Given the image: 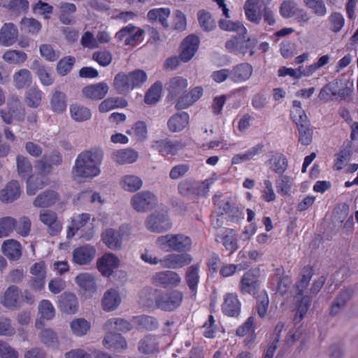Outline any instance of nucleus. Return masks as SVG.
I'll return each instance as SVG.
<instances>
[{"label": "nucleus", "instance_id": "49", "mask_svg": "<svg viewBox=\"0 0 358 358\" xmlns=\"http://www.w3.org/2000/svg\"><path fill=\"white\" fill-rule=\"evenodd\" d=\"M31 72L28 69H21L13 76L15 86L17 89H22L31 84Z\"/></svg>", "mask_w": 358, "mask_h": 358}, {"label": "nucleus", "instance_id": "1", "mask_svg": "<svg viewBox=\"0 0 358 358\" xmlns=\"http://www.w3.org/2000/svg\"><path fill=\"white\" fill-rule=\"evenodd\" d=\"M104 156L103 150L99 147H93L83 150L77 157L72 169V173L76 178H92L98 176L100 166Z\"/></svg>", "mask_w": 358, "mask_h": 358}, {"label": "nucleus", "instance_id": "48", "mask_svg": "<svg viewBox=\"0 0 358 358\" xmlns=\"http://www.w3.org/2000/svg\"><path fill=\"white\" fill-rule=\"evenodd\" d=\"M70 327L72 333L76 336L85 335L90 329V322L83 318L73 320L70 323Z\"/></svg>", "mask_w": 358, "mask_h": 358}, {"label": "nucleus", "instance_id": "5", "mask_svg": "<svg viewBox=\"0 0 358 358\" xmlns=\"http://www.w3.org/2000/svg\"><path fill=\"white\" fill-rule=\"evenodd\" d=\"M130 204L136 211L145 213L156 206L157 197L150 191H142L132 196Z\"/></svg>", "mask_w": 358, "mask_h": 358}, {"label": "nucleus", "instance_id": "50", "mask_svg": "<svg viewBox=\"0 0 358 358\" xmlns=\"http://www.w3.org/2000/svg\"><path fill=\"white\" fill-rule=\"evenodd\" d=\"M8 110L14 114L18 121H23L25 116L24 109L22 108L21 102L17 97L12 96L8 99Z\"/></svg>", "mask_w": 358, "mask_h": 358}, {"label": "nucleus", "instance_id": "13", "mask_svg": "<svg viewBox=\"0 0 358 358\" xmlns=\"http://www.w3.org/2000/svg\"><path fill=\"white\" fill-rule=\"evenodd\" d=\"M180 280L179 275L171 271H160L152 276V282L156 285H161L164 287L177 286Z\"/></svg>", "mask_w": 358, "mask_h": 358}, {"label": "nucleus", "instance_id": "30", "mask_svg": "<svg viewBox=\"0 0 358 358\" xmlns=\"http://www.w3.org/2000/svg\"><path fill=\"white\" fill-rule=\"evenodd\" d=\"M259 0H247L244 4V10L247 19L255 24H259L262 13Z\"/></svg>", "mask_w": 358, "mask_h": 358}, {"label": "nucleus", "instance_id": "14", "mask_svg": "<svg viewBox=\"0 0 358 358\" xmlns=\"http://www.w3.org/2000/svg\"><path fill=\"white\" fill-rule=\"evenodd\" d=\"M20 194L19 182L17 180H11L0 190V201L3 203H12L20 197Z\"/></svg>", "mask_w": 358, "mask_h": 358}, {"label": "nucleus", "instance_id": "15", "mask_svg": "<svg viewBox=\"0 0 358 358\" xmlns=\"http://www.w3.org/2000/svg\"><path fill=\"white\" fill-rule=\"evenodd\" d=\"M96 264L97 268L103 275L109 276L118 267L119 259L115 255L106 253L98 259Z\"/></svg>", "mask_w": 358, "mask_h": 358}, {"label": "nucleus", "instance_id": "31", "mask_svg": "<svg viewBox=\"0 0 358 358\" xmlns=\"http://www.w3.org/2000/svg\"><path fill=\"white\" fill-rule=\"evenodd\" d=\"M112 159L120 165L131 164L137 160L138 153L134 150L129 148L119 150L113 153Z\"/></svg>", "mask_w": 358, "mask_h": 358}, {"label": "nucleus", "instance_id": "22", "mask_svg": "<svg viewBox=\"0 0 358 358\" xmlns=\"http://www.w3.org/2000/svg\"><path fill=\"white\" fill-rule=\"evenodd\" d=\"M59 307L62 312L74 314L78 308L76 296L73 293H63L59 299Z\"/></svg>", "mask_w": 358, "mask_h": 358}, {"label": "nucleus", "instance_id": "27", "mask_svg": "<svg viewBox=\"0 0 358 358\" xmlns=\"http://www.w3.org/2000/svg\"><path fill=\"white\" fill-rule=\"evenodd\" d=\"M138 350L141 353L145 355H152L159 352V342L156 336L148 334L141 339L138 342Z\"/></svg>", "mask_w": 358, "mask_h": 358}, {"label": "nucleus", "instance_id": "28", "mask_svg": "<svg viewBox=\"0 0 358 358\" xmlns=\"http://www.w3.org/2000/svg\"><path fill=\"white\" fill-rule=\"evenodd\" d=\"M59 199V194L55 191L49 189L38 194L33 204L36 207L48 208L54 205Z\"/></svg>", "mask_w": 358, "mask_h": 358}, {"label": "nucleus", "instance_id": "34", "mask_svg": "<svg viewBox=\"0 0 358 358\" xmlns=\"http://www.w3.org/2000/svg\"><path fill=\"white\" fill-rule=\"evenodd\" d=\"M90 220V215L87 213L79 214L71 218V223L69 226L66 233L68 239L72 238L77 231L83 227Z\"/></svg>", "mask_w": 358, "mask_h": 358}, {"label": "nucleus", "instance_id": "62", "mask_svg": "<svg viewBox=\"0 0 358 358\" xmlns=\"http://www.w3.org/2000/svg\"><path fill=\"white\" fill-rule=\"evenodd\" d=\"M198 266L192 265L187 268L186 281L190 289H196L199 281Z\"/></svg>", "mask_w": 358, "mask_h": 358}, {"label": "nucleus", "instance_id": "12", "mask_svg": "<svg viewBox=\"0 0 358 358\" xmlns=\"http://www.w3.org/2000/svg\"><path fill=\"white\" fill-rule=\"evenodd\" d=\"M95 248L90 245H85L76 248L73 252V261L78 265L90 264L94 258Z\"/></svg>", "mask_w": 358, "mask_h": 358}, {"label": "nucleus", "instance_id": "19", "mask_svg": "<svg viewBox=\"0 0 358 358\" xmlns=\"http://www.w3.org/2000/svg\"><path fill=\"white\" fill-rule=\"evenodd\" d=\"M103 345L109 350L120 351L127 348V343L124 338L120 334L108 331L103 340Z\"/></svg>", "mask_w": 358, "mask_h": 358}, {"label": "nucleus", "instance_id": "20", "mask_svg": "<svg viewBox=\"0 0 358 358\" xmlns=\"http://www.w3.org/2000/svg\"><path fill=\"white\" fill-rule=\"evenodd\" d=\"M21 296L20 289L15 285H10L0 298V303L6 308H16Z\"/></svg>", "mask_w": 358, "mask_h": 358}, {"label": "nucleus", "instance_id": "4", "mask_svg": "<svg viewBox=\"0 0 358 358\" xmlns=\"http://www.w3.org/2000/svg\"><path fill=\"white\" fill-rule=\"evenodd\" d=\"M182 300L183 294L178 290L162 292L156 298V307L164 311H173L180 307Z\"/></svg>", "mask_w": 358, "mask_h": 358}, {"label": "nucleus", "instance_id": "21", "mask_svg": "<svg viewBox=\"0 0 358 358\" xmlns=\"http://www.w3.org/2000/svg\"><path fill=\"white\" fill-rule=\"evenodd\" d=\"M18 37V30L13 23H5L0 29V43L4 46H10L15 43Z\"/></svg>", "mask_w": 358, "mask_h": 358}, {"label": "nucleus", "instance_id": "37", "mask_svg": "<svg viewBox=\"0 0 358 358\" xmlns=\"http://www.w3.org/2000/svg\"><path fill=\"white\" fill-rule=\"evenodd\" d=\"M75 281L80 288L85 291L90 293H94L96 291L94 277L90 273H80L76 277Z\"/></svg>", "mask_w": 358, "mask_h": 358}, {"label": "nucleus", "instance_id": "17", "mask_svg": "<svg viewBox=\"0 0 358 358\" xmlns=\"http://www.w3.org/2000/svg\"><path fill=\"white\" fill-rule=\"evenodd\" d=\"M353 289L350 288H346L341 290L335 298L333 301L330 315L331 316H336L346 306L347 303L351 299L353 295Z\"/></svg>", "mask_w": 358, "mask_h": 358}, {"label": "nucleus", "instance_id": "29", "mask_svg": "<svg viewBox=\"0 0 358 358\" xmlns=\"http://www.w3.org/2000/svg\"><path fill=\"white\" fill-rule=\"evenodd\" d=\"M121 303V297L118 292L115 289L107 290L102 299V307L106 311H113L115 310Z\"/></svg>", "mask_w": 358, "mask_h": 358}, {"label": "nucleus", "instance_id": "61", "mask_svg": "<svg viewBox=\"0 0 358 358\" xmlns=\"http://www.w3.org/2000/svg\"><path fill=\"white\" fill-rule=\"evenodd\" d=\"M38 311L41 317L45 320H51L54 317L55 310L51 302L48 300H42L38 305Z\"/></svg>", "mask_w": 358, "mask_h": 358}, {"label": "nucleus", "instance_id": "51", "mask_svg": "<svg viewBox=\"0 0 358 358\" xmlns=\"http://www.w3.org/2000/svg\"><path fill=\"white\" fill-rule=\"evenodd\" d=\"M197 17L199 23L203 31H210L215 28V20L210 13L203 10H199L197 13Z\"/></svg>", "mask_w": 358, "mask_h": 358}, {"label": "nucleus", "instance_id": "7", "mask_svg": "<svg viewBox=\"0 0 358 358\" xmlns=\"http://www.w3.org/2000/svg\"><path fill=\"white\" fill-rule=\"evenodd\" d=\"M259 271L250 269L241 278L240 290L243 294H255L259 287Z\"/></svg>", "mask_w": 358, "mask_h": 358}, {"label": "nucleus", "instance_id": "44", "mask_svg": "<svg viewBox=\"0 0 358 358\" xmlns=\"http://www.w3.org/2000/svg\"><path fill=\"white\" fill-rule=\"evenodd\" d=\"M271 169L276 173L282 174L287 169L288 162L285 155L276 153L270 159Z\"/></svg>", "mask_w": 358, "mask_h": 358}, {"label": "nucleus", "instance_id": "59", "mask_svg": "<svg viewBox=\"0 0 358 358\" xmlns=\"http://www.w3.org/2000/svg\"><path fill=\"white\" fill-rule=\"evenodd\" d=\"M27 57L25 52L15 50L7 51L3 56V59L10 64L22 63L27 59Z\"/></svg>", "mask_w": 358, "mask_h": 358}, {"label": "nucleus", "instance_id": "35", "mask_svg": "<svg viewBox=\"0 0 358 358\" xmlns=\"http://www.w3.org/2000/svg\"><path fill=\"white\" fill-rule=\"evenodd\" d=\"M152 147L162 155H175L180 148V144L169 140H159L155 141Z\"/></svg>", "mask_w": 358, "mask_h": 358}, {"label": "nucleus", "instance_id": "36", "mask_svg": "<svg viewBox=\"0 0 358 358\" xmlns=\"http://www.w3.org/2000/svg\"><path fill=\"white\" fill-rule=\"evenodd\" d=\"M188 86L187 80L181 76L173 77L166 84V89L173 97L179 95Z\"/></svg>", "mask_w": 358, "mask_h": 358}, {"label": "nucleus", "instance_id": "53", "mask_svg": "<svg viewBox=\"0 0 358 358\" xmlns=\"http://www.w3.org/2000/svg\"><path fill=\"white\" fill-rule=\"evenodd\" d=\"M162 85L160 82L154 83L146 92L144 101L147 104H154L157 103L161 96Z\"/></svg>", "mask_w": 358, "mask_h": 358}, {"label": "nucleus", "instance_id": "64", "mask_svg": "<svg viewBox=\"0 0 358 358\" xmlns=\"http://www.w3.org/2000/svg\"><path fill=\"white\" fill-rule=\"evenodd\" d=\"M329 21L330 23V29L335 33L340 31L345 23L343 16L340 13L337 12L330 15Z\"/></svg>", "mask_w": 358, "mask_h": 358}, {"label": "nucleus", "instance_id": "6", "mask_svg": "<svg viewBox=\"0 0 358 358\" xmlns=\"http://www.w3.org/2000/svg\"><path fill=\"white\" fill-rule=\"evenodd\" d=\"M145 226L150 231L160 234L169 230L172 223L166 213L155 212L147 217Z\"/></svg>", "mask_w": 358, "mask_h": 358}, {"label": "nucleus", "instance_id": "55", "mask_svg": "<svg viewBox=\"0 0 358 358\" xmlns=\"http://www.w3.org/2000/svg\"><path fill=\"white\" fill-rule=\"evenodd\" d=\"M303 3L317 16L323 17L327 13L324 0H303Z\"/></svg>", "mask_w": 358, "mask_h": 358}, {"label": "nucleus", "instance_id": "60", "mask_svg": "<svg viewBox=\"0 0 358 358\" xmlns=\"http://www.w3.org/2000/svg\"><path fill=\"white\" fill-rule=\"evenodd\" d=\"M21 29H25L29 33L36 34L41 29V24L34 18H23L20 22Z\"/></svg>", "mask_w": 358, "mask_h": 358}, {"label": "nucleus", "instance_id": "42", "mask_svg": "<svg viewBox=\"0 0 358 358\" xmlns=\"http://www.w3.org/2000/svg\"><path fill=\"white\" fill-rule=\"evenodd\" d=\"M17 171L19 176L22 178H27L32 173V165L29 159L24 156L17 155L16 157Z\"/></svg>", "mask_w": 358, "mask_h": 358}, {"label": "nucleus", "instance_id": "58", "mask_svg": "<svg viewBox=\"0 0 358 358\" xmlns=\"http://www.w3.org/2000/svg\"><path fill=\"white\" fill-rule=\"evenodd\" d=\"M76 59L72 56H68L59 61L57 65V71L59 75L66 76L72 69Z\"/></svg>", "mask_w": 358, "mask_h": 358}, {"label": "nucleus", "instance_id": "43", "mask_svg": "<svg viewBox=\"0 0 358 358\" xmlns=\"http://www.w3.org/2000/svg\"><path fill=\"white\" fill-rule=\"evenodd\" d=\"M42 94L39 89L31 87L25 93L24 101L29 107L36 108L41 105Z\"/></svg>", "mask_w": 358, "mask_h": 358}, {"label": "nucleus", "instance_id": "52", "mask_svg": "<svg viewBox=\"0 0 358 358\" xmlns=\"http://www.w3.org/2000/svg\"><path fill=\"white\" fill-rule=\"evenodd\" d=\"M219 26L224 31H236L238 36H243L247 33L246 28L239 22L221 20L219 22Z\"/></svg>", "mask_w": 358, "mask_h": 358}, {"label": "nucleus", "instance_id": "2", "mask_svg": "<svg viewBox=\"0 0 358 358\" xmlns=\"http://www.w3.org/2000/svg\"><path fill=\"white\" fill-rule=\"evenodd\" d=\"M146 80L147 74L141 69H136L128 73L119 72L114 78L113 86L119 94L127 95L131 90L140 87Z\"/></svg>", "mask_w": 358, "mask_h": 358}, {"label": "nucleus", "instance_id": "10", "mask_svg": "<svg viewBox=\"0 0 358 358\" xmlns=\"http://www.w3.org/2000/svg\"><path fill=\"white\" fill-rule=\"evenodd\" d=\"M199 38L194 35L187 36L180 46V59L182 62L189 61L199 48Z\"/></svg>", "mask_w": 358, "mask_h": 358}, {"label": "nucleus", "instance_id": "33", "mask_svg": "<svg viewBox=\"0 0 358 358\" xmlns=\"http://www.w3.org/2000/svg\"><path fill=\"white\" fill-rule=\"evenodd\" d=\"M1 249L3 255L11 260H17L21 257V245L14 239L5 241Z\"/></svg>", "mask_w": 358, "mask_h": 358}, {"label": "nucleus", "instance_id": "54", "mask_svg": "<svg viewBox=\"0 0 358 358\" xmlns=\"http://www.w3.org/2000/svg\"><path fill=\"white\" fill-rule=\"evenodd\" d=\"M311 299L308 296H304L298 302L296 311L294 317V322L299 323L305 316L310 308Z\"/></svg>", "mask_w": 358, "mask_h": 358}, {"label": "nucleus", "instance_id": "38", "mask_svg": "<svg viewBox=\"0 0 358 358\" xmlns=\"http://www.w3.org/2000/svg\"><path fill=\"white\" fill-rule=\"evenodd\" d=\"M105 330H117L122 332H127L132 329V325L122 318H112L107 320L103 324Z\"/></svg>", "mask_w": 358, "mask_h": 358}, {"label": "nucleus", "instance_id": "57", "mask_svg": "<svg viewBox=\"0 0 358 358\" xmlns=\"http://www.w3.org/2000/svg\"><path fill=\"white\" fill-rule=\"evenodd\" d=\"M16 220L12 217L0 218V238L8 236L14 230Z\"/></svg>", "mask_w": 358, "mask_h": 358}, {"label": "nucleus", "instance_id": "46", "mask_svg": "<svg viewBox=\"0 0 358 358\" xmlns=\"http://www.w3.org/2000/svg\"><path fill=\"white\" fill-rule=\"evenodd\" d=\"M170 15V10L169 8H155L150 10L148 13V18L150 21H156L158 20L162 25L164 27H168L167 18Z\"/></svg>", "mask_w": 358, "mask_h": 358}, {"label": "nucleus", "instance_id": "9", "mask_svg": "<svg viewBox=\"0 0 358 358\" xmlns=\"http://www.w3.org/2000/svg\"><path fill=\"white\" fill-rule=\"evenodd\" d=\"M192 260L191 255L187 253H172L162 259V267L176 269L189 264Z\"/></svg>", "mask_w": 358, "mask_h": 358}, {"label": "nucleus", "instance_id": "26", "mask_svg": "<svg viewBox=\"0 0 358 358\" xmlns=\"http://www.w3.org/2000/svg\"><path fill=\"white\" fill-rule=\"evenodd\" d=\"M298 127L299 141L305 145H309L313 139V130L308 117L294 121Z\"/></svg>", "mask_w": 358, "mask_h": 358}, {"label": "nucleus", "instance_id": "39", "mask_svg": "<svg viewBox=\"0 0 358 358\" xmlns=\"http://www.w3.org/2000/svg\"><path fill=\"white\" fill-rule=\"evenodd\" d=\"M122 187L129 192H135L143 185L142 180L134 175H126L121 179Z\"/></svg>", "mask_w": 358, "mask_h": 358}, {"label": "nucleus", "instance_id": "16", "mask_svg": "<svg viewBox=\"0 0 358 358\" xmlns=\"http://www.w3.org/2000/svg\"><path fill=\"white\" fill-rule=\"evenodd\" d=\"M103 243L110 250H117L122 248V234L119 230L106 229L101 235Z\"/></svg>", "mask_w": 358, "mask_h": 358}, {"label": "nucleus", "instance_id": "23", "mask_svg": "<svg viewBox=\"0 0 358 358\" xmlns=\"http://www.w3.org/2000/svg\"><path fill=\"white\" fill-rule=\"evenodd\" d=\"M222 310L225 315L230 317L238 315L241 311V303L236 294L228 293L225 295Z\"/></svg>", "mask_w": 358, "mask_h": 358}, {"label": "nucleus", "instance_id": "40", "mask_svg": "<svg viewBox=\"0 0 358 358\" xmlns=\"http://www.w3.org/2000/svg\"><path fill=\"white\" fill-rule=\"evenodd\" d=\"M50 106L53 112L63 113L66 108V97L64 93L55 90L50 99Z\"/></svg>", "mask_w": 358, "mask_h": 358}, {"label": "nucleus", "instance_id": "25", "mask_svg": "<svg viewBox=\"0 0 358 358\" xmlns=\"http://www.w3.org/2000/svg\"><path fill=\"white\" fill-rule=\"evenodd\" d=\"M252 66L248 63L235 66L231 72V80L235 83H241L248 80L252 74Z\"/></svg>", "mask_w": 358, "mask_h": 358}, {"label": "nucleus", "instance_id": "32", "mask_svg": "<svg viewBox=\"0 0 358 358\" xmlns=\"http://www.w3.org/2000/svg\"><path fill=\"white\" fill-rule=\"evenodd\" d=\"M189 123V115L185 112L178 113L170 117L167 124L171 132H178L186 127Z\"/></svg>", "mask_w": 358, "mask_h": 358}, {"label": "nucleus", "instance_id": "8", "mask_svg": "<svg viewBox=\"0 0 358 358\" xmlns=\"http://www.w3.org/2000/svg\"><path fill=\"white\" fill-rule=\"evenodd\" d=\"M39 220L48 227V232L50 236H56L62 231V223L55 212L44 210L40 213Z\"/></svg>", "mask_w": 358, "mask_h": 358}, {"label": "nucleus", "instance_id": "56", "mask_svg": "<svg viewBox=\"0 0 358 358\" xmlns=\"http://www.w3.org/2000/svg\"><path fill=\"white\" fill-rule=\"evenodd\" d=\"M159 294L153 289H143L140 294V302L144 306H156V298Z\"/></svg>", "mask_w": 358, "mask_h": 358}, {"label": "nucleus", "instance_id": "41", "mask_svg": "<svg viewBox=\"0 0 358 358\" xmlns=\"http://www.w3.org/2000/svg\"><path fill=\"white\" fill-rule=\"evenodd\" d=\"M264 145L262 144H257L255 146L250 148L244 153L235 155L231 159L232 164H238L245 162H248L252 159L255 155L262 151Z\"/></svg>", "mask_w": 358, "mask_h": 358}, {"label": "nucleus", "instance_id": "45", "mask_svg": "<svg viewBox=\"0 0 358 358\" xmlns=\"http://www.w3.org/2000/svg\"><path fill=\"white\" fill-rule=\"evenodd\" d=\"M70 113L71 117L76 122L87 120L92 115L90 109L77 103L71 106Z\"/></svg>", "mask_w": 358, "mask_h": 358}, {"label": "nucleus", "instance_id": "63", "mask_svg": "<svg viewBox=\"0 0 358 358\" xmlns=\"http://www.w3.org/2000/svg\"><path fill=\"white\" fill-rule=\"evenodd\" d=\"M31 226L30 219L27 217H22L18 221H16L14 229L17 234L25 237L29 235L31 231Z\"/></svg>", "mask_w": 358, "mask_h": 358}, {"label": "nucleus", "instance_id": "3", "mask_svg": "<svg viewBox=\"0 0 358 358\" xmlns=\"http://www.w3.org/2000/svg\"><path fill=\"white\" fill-rule=\"evenodd\" d=\"M156 245L161 250L170 252H186L191 249V238L182 234H166L159 236L155 241Z\"/></svg>", "mask_w": 358, "mask_h": 358}, {"label": "nucleus", "instance_id": "24", "mask_svg": "<svg viewBox=\"0 0 358 358\" xmlns=\"http://www.w3.org/2000/svg\"><path fill=\"white\" fill-rule=\"evenodd\" d=\"M108 92V86L106 83H99L88 85L82 90L83 94L87 99H101Z\"/></svg>", "mask_w": 358, "mask_h": 358}, {"label": "nucleus", "instance_id": "11", "mask_svg": "<svg viewBox=\"0 0 358 358\" xmlns=\"http://www.w3.org/2000/svg\"><path fill=\"white\" fill-rule=\"evenodd\" d=\"M215 241L222 243L225 249L233 253L238 249L236 235L232 229L224 228L215 235Z\"/></svg>", "mask_w": 358, "mask_h": 358}, {"label": "nucleus", "instance_id": "47", "mask_svg": "<svg viewBox=\"0 0 358 358\" xmlns=\"http://www.w3.org/2000/svg\"><path fill=\"white\" fill-rule=\"evenodd\" d=\"M45 182L41 175L31 176L27 180V193L28 195H34L36 192L44 187Z\"/></svg>", "mask_w": 358, "mask_h": 358}, {"label": "nucleus", "instance_id": "18", "mask_svg": "<svg viewBox=\"0 0 358 358\" xmlns=\"http://www.w3.org/2000/svg\"><path fill=\"white\" fill-rule=\"evenodd\" d=\"M256 329L255 317L251 316L236 329V335L243 337L246 336L244 343L246 345L253 343L256 338L255 331Z\"/></svg>", "mask_w": 358, "mask_h": 358}]
</instances>
